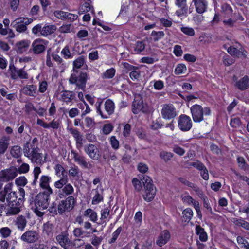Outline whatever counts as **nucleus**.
Returning <instances> with one entry per match:
<instances>
[{
  "label": "nucleus",
  "mask_w": 249,
  "mask_h": 249,
  "mask_svg": "<svg viewBox=\"0 0 249 249\" xmlns=\"http://www.w3.org/2000/svg\"><path fill=\"white\" fill-rule=\"evenodd\" d=\"M23 153L33 163L42 165L46 161L47 154L43 156L38 147V139L34 138L31 142H27L23 146Z\"/></svg>",
  "instance_id": "obj_1"
},
{
  "label": "nucleus",
  "mask_w": 249,
  "mask_h": 249,
  "mask_svg": "<svg viewBox=\"0 0 249 249\" xmlns=\"http://www.w3.org/2000/svg\"><path fill=\"white\" fill-rule=\"evenodd\" d=\"M142 182L137 178H134L132 181L135 189L139 191L142 189V183L144 188V194L143 195L145 200L150 202L153 200L156 194V190L152 180L148 176H145L141 179Z\"/></svg>",
  "instance_id": "obj_2"
},
{
  "label": "nucleus",
  "mask_w": 249,
  "mask_h": 249,
  "mask_svg": "<svg viewBox=\"0 0 249 249\" xmlns=\"http://www.w3.org/2000/svg\"><path fill=\"white\" fill-rule=\"evenodd\" d=\"M50 194L40 192L34 200L35 212L39 217L42 216L44 212L42 211L46 210L49 206V199Z\"/></svg>",
  "instance_id": "obj_3"
},
{
  "label": "nucleus",
  "mask_w": 249,
  "mask_h": 249,
  "mask_svg": "<svg viewBox=\"0 0 249 249\" xmlns=\"http://www.w3.org/2000/svg\"><path fill=\"white\" fill-rule=\"evenodd\" d=\"M190 111L193 121L196 123H199L204 120V115L209 116L211 111L209 107L203 108L200 105L195 104L190 108Z\"/></svg>",
  "instance_id": "obj_4"
},
{
  "label": "nucleus",
  "mask_w": 249,
  "mask_h": 249,
  "mask_svg": "<svg viewBox=\"0 0 249 249\" xmlns=\"http://www.w3.org/2000/svg\"><path fill=\"white\" fill-rule=\"evenodd\" d=\"M20 196L19 199L16 203L8 204V208L6 211V215L11 216L18 214L21 211L20 208L23 203L25 196V192L23 188H19Z\"/></svg>",
  "instance_id": "obj_5"
},
{
  "label": "nucleus",
  "mask_w": 249,
  "mask_h": 249,
  "mask_svg": "<svg viewBox=\"0 0 249 249\" xmlns=\"http://www.w3.org/2000/svg\"><path fill=\"white\" fill-rule=\"evenodd\" d=\"M102 102L96 103L97 112L103 119H107L112 115L115 110V106L113 101L111 99H107L104 103V108L107 114H104L101 108Z\"/></svg>",
  "instance_id": "obj_6"
},
{
  "label": "nucleus",
  "mask_w": 249,
  "mask_h": 249,
  "mask_svg": "<svg viewBox=\"0 0 249 249\" xmlns=\"http://www.w3.org/2000/svg\"><path fill=\"white\" fill-rule=\"evenodd\" d=\"M77 73H73L71 74L69 79L71 84H75L78 89L84 90L86 88L88 75L86 72L81 71L79 75Z\"/></svg>",
  "instance_id": "obj_7"
},
{
  "label": "nucleus",
  "mask_w": 249,
  "mask_h": 249,
  "mask_svg": "<svg viewBox=\"0 0 249 249\" xmlns=\"http://www.w3.org/2000/svg\"><path fill=\"white\" fill-rule=\"evenodd\" d=\"M33 19L28 18H18L12 21L11 26L15 29L19 33L25 32L27 29V25L33 22Z\"/></svg>",
  "instance_id": "obj_8"
},
{
  "label": "nucleus",
  "mask_w": 249,
  "mask_h": 249,
  "mask_svg": "<svg viewBox=\"0 0 249 249\" xmlns=\"http://www.w3.org/2000/svg\"><path fill=\"white\" fill-rule=\"evenodd\" d=\"M17 168L11 167L0 171V182H8L14 179L18 175Z\"/></svg>",
  "instance_id": "obj_9"
},
{
  "label": "nucleus",
  "mask_w": 249,
  "mask_h": 249,
  "mask_svg": "<svg viewBox=\"0 0 249 249\" xmlns=\"http://www.w3.org/2000/svg\"><path fill=\"white\" fill-rule=\"evenodd\" d=\"M75 200L73 196H68L65 200L60 201L57 205V211L59 214L63 213L65 211H70L74 206Z\"/></svg>",
  "instance_id": "obj_10"
},
{
  "label": "nucleus",
  "mask_w": 249,
  "mask_h": 249,
  "mask_svg": "<svg viewBox=\"0 0 249 249\" xmlns=\"http://www.w3.org/2000/svg\"><path fill=\"white\" fill-rule=\"evenodd\" d=\"M9 71L10 76L13 80H17L18 78L27 79L28 78V74L23 68L18 69L16 68L13 63H10Z\"/></svg>",
  "instance_id": "obj_11"
},
{
  "label": "nucleus",
  "mask_w": 249,
  "mask_h": 249,
  "mask_svg": "<svg viewBox=\"0 0 249 249\" xmlns=\"http://www.w3.org/2000/svg\"><path fill=\"white\" fill-rule=\"evenodd\" d=\"M48 43L47 40L37 38L33 42L31 50L34 54H40L45 51Z\"/></svg>",
  "instance_id": "obj_12"
},
{
  "label": "nucleus",
  "mask_w": 249,
  "mask_h": 249,
  "mask_svg": "<svg viewBox=\"0 0 249 249\" xmlns=\"http://www.w3.org/2000/svg\"><path fill=\"white\" fill-rule=\"evenodd\" d=\"M55 240L56 243L64 249H69L72 243L69 238V233L67 230L55 236Z\"/></svg>",
  "instance_id": "obj_13"
},
{
  "label": "nucleus",
  "mask_w": 249,
  "mask_h": 249,
  "mask_svg": "<svg viewBox=\"0 0 249 249\" xmlns=\"http://www.w3.org/2000/svg\"><path fill=\"white\" fill-rule=\"evenodd\" d=\"M178 123L179 129L184 132L189 131L192 127V122L190 117L185 114L179 116Z\"/></svg>",
  "instance_id": "obj_14"
},
{
  "label": "nucleus",
  "mask_w": 249,
  "mask_h": 249,
  "mask_svg": "<svg viewBox=\"0 0 249 249\" xmlns=\"http://www.w3.org/2000/svg\"><path fill=\"white\" fill-rule=\"evenodd\" d=\"M161 114L163 119L170 120L177 116L176 109L172 104H164L162 106Z\"/></svg>",
  "instance_id": "obj_15"
},
{
  "label": "nucleus",
  "mask_w": 249,
  "mask_h": 249,
  "mask_svg": "<svg viewBox=\"0 0 249 249\" xmlns=\"http://www.w3.org/2000/svg\"><path fill=\"white\" fill-rule=\"evenodd\" d=\"M39 238L38 233L34 230L26 231L20 237V239L27 243H33Z\"/></svg>",
  "instance_id": "obj_16"
},
{
  "label": "nucleus",
  "mask_w": 249,
  "mask_h": 249,
  "mask_svg": "<svg viewBox=\"0 0 249 249\" xmlns=\"http://www.w3.org/2000/svg\"><path fill=\"white\" fill-rule=\"evenodd\" d=\"M51 178L50 176L43 175L41 176L39 179V186L40 188L43 190L42 193H45L47 194H52L53 193V190L49 185L51 181Z\"/></svg>",
  "instance_id": "obj_17"
},
{
  "label": "nucleus",
  "mask_w": 249,
  "mask_h": 249,
  "mask_svg": "<svg viewBox=\"0 0 249 249\" xmlns=\"http://www.w3.org/2000/svg\"><path fill=\"white\" fill-rule=\"evenodd\" d=\"M84 150L92 160H97L100 157L99 150L95 145L88 144L85 146Z\"/></svg>",
  "instance_id": "obj_18"
},
{
  "label": "nucleus",
  "mask_w": 249,
  "mask_h": 249,
  "mask_svg": "<svg viewBox=\"0 0 249 249\" xmlns=\"http://www.w3.org/2000/svg\"><path fill=\"white\" fill-rule=\"evenodd\" d=\"M73 155V158L75 162H77L80 166L86 169H89L91 166V164L87 162L86 158L84 156L80 155L75 151H71Z\"/></svg>",
  "instance_id": "obj_19"
},
{
  "label": "nucleus",
  "mask_w": 249,
  "mask_h": 249,
  "mask_svg": "<svg viewBox=\"0 0 249 249\" xmlns=\"http://www.w3.org/2000/svg\"><path fill=\"white\" fill-rule=\"evenodd\" d=\"M56 96L59 100L66 102L67 104L71 102L75 97L74 94L72 91L68 90L58 92L56 94Z\"/></svg>",
  "instance_id": "obj_20"
},
{
  "label": "nucleus",
  "mask_w": 249,
  "mask_h": 249,
  "mask_svg": "<svg viewBox=\"0 0 249 249\" xmlns=\"http://www.w3.org/2000/svg\"><path fill=\"white\" fill-rule=\"evenodd\" d=\"M175 4L179 8L175 12L178 17L187 14L188 11L187 0H175Z\"/></svg>",
  "instance_id": "obj_21"
},
{
  "label": "nucleus",
  "mask_w": 249,
  "mask_h": 249,
  "mask_svg": "<svg viewBox=\"0 0 249 249\" xmlns=\"http://www.w3.org/2000/svg\"><path fill=\"white\" fill-rule=\"evenodd\" d=\"M196 12L202 14L207 11L208 7V2L207 0H192Z\"/></svg>",
  "instance_id": "obj_22"
},
{
  "label": "nucleus",
  "mask_w": 249,
  "mask_h": 249,
  "mask_svg": "<svg viewBox=\"0 0 249 249\" xmlns=\"http://www.w3.org/2000/svg\"><path fill=\"white\" fill-rule=\"evenodd\" d=\"M110 210L108 207H106L101 210V217L100 218V222L97 223L98 225H100L99 231H103L104 228L106 227L107 224V220L108 217L110 215Z\"/></svg>",
  "instance_id": "obj_23"
},
{
  "label": "nucleus",
  "mask_w": 249,
  "mask_h": 249,
  "mask_svg": "<svg viewBox=\"0 0 249 249\" xmlns=\"http://www.w3.org/2000/svg\"><path fill=\"white\" fill-rule=\"evenodd\" d=\"M179 181L183 184L192 188L200 197H202L204 194L202 190L195 184L190 182L186 178L180 177L178 178Z\"/></svg>",
  "instance_id": "obj_24"
},
{
  "label": "nucleus",
  "mask_w": 249,
  "mask_h": 249,
  "mask_svg": "<svg viewBox=\"0 0 249 249\" xmlns=\"http://www.w3.org/2000/svg\"><path fill=\"white\" fill-rule=\"evenodd\" d=\"M73 73H78V69L84 67L87 68V65L86 64L85 57L82 55L78 57L73 61Z\"/></svg>",
  "instance_id": "obj_25"
},
{
  "label": "nucleus",
  "mask_w": 249,
  "mask_h": 249,
  "mask_svg": "<svg viewBox=\"0 0 249 249\" xmlns=\"http://www.w3.org/2000/svg\"><path fill=\"white\" fill-rule=\"evenodd\" d=\"M132 111L135 114H138L140 112H146L143 107V101L142 99H135L132 105Z\"/></svg>",
  "instance_id": "obj_26"
},
{
  "label": "nucleus",
  "mask_w": 249,
  "mask_h": 249,
  "mask_svg": "<svg viewBox=\"0 0 249 249\" xmlns=\"http://www.w3.org/2000/svg\"><path fill=\"white\" fill-rule=\"evenodd\" d=\"M170 238V234L169 231L164 230L159 235L156 243L159 246L162 247L169 240Z\"/></svg>",
  "instance_id": "obj_27"
},
{
  "label": "nucleus",
  "mask_w": 249,
  "mask_h": 249,
  "mask_svg": "<svg viewBox=\"0 0 249 249\" xmlns=\"http://www.w3.org/2000/svg\"><path fill=\"white\" fill-rule=\"evenodd\" d=\"M235 86L241 90H245L249 87V78L245 75L235 83Z\"/></svg>",
  "instance_id": "obj_28"
},
{
  "label": "nucleus",
  "mask_w": 249,
  "mask_h": 249,
  "mask_svg": "<svg viewBox=\"0 0 249 249\" xmlns=\"http://www.w3.org/2000/svg\"><path fill=\"white\" fill-rule=\"evenodd\" d=\"M22 91L26 95L36 97L37 93V87L35 85H26L23 87Z\"/></svg>",
  "instance_id": "obj_29"
},
{
  "label": "nucleus",
  "mask_w": 249,
  "mask_h": 249,
  "mask_svg": "<svg viewBox=\"0 0 249 249\" xmlns=\"http://www.w3.org/2000/svg\"><path fill=\"white\" fill-rule=\"evenodd\" d=\"M15 225L17 228L21 231H23L27 225V220L26 217L23 215H19L16 217L14 221Z\"/></svg>",
  "instance_id": "obj_30"
},
{
  "label": "nucleus",
  "mask_w": 249,
  "mask_h": 249,
  "mask_svg": "<svg viewBox=\"0 0 249 249\" xmlns=\"http://www.w3.org/2000/svg\"><path fill=\"white\" fill-rule=\"evenodd\" d=\"M61 193H59V196L62 198L68 196L72 195L74 192L73 187L70 183H66L62 188Z\"/></svg>",
  "instance_id": "obj_31"
},
{
  "label": "nucleus",
  "mask_w": 249,
  "mask_h": 249,
  "mask_svg": "<svg viewBox=\"0 0 249 249\" xmlns=\"http://www.w3.org/2000/svg\"><path fill=\"white\" fill-rule=\"evenodd\" d=\"M20 196L19 191L18 192L10 191L7 194L6 201L8 204L16 203Z\"/></svg>",
  "instance_id": "obj_32"
},
{
  "label": "nucleus",
  "mask_w": 249,
  "mask_h": 249,
  "mask_svg": "<svg viewBox=\"0 0 249 249\" xmlns=\"http://www.w3.org/2000/svg\"><path fill=\"white\" fill-rule=\"evenodd\" d=\"M227 51L231 55L235 56L238 58H245L246 56V51H240L237 48L232 46L230 47L228 49Z\"/></svg>",
  "instance_id": "obj_33"
},
{
  "label": "nucleus",
  "mask_w": 249,
  "mask_h": 249,
  "mask_svg": "<svg viewBox=\"0 0 249 249\" xmlns=\"http://www.w3.org/2000/svg\"><path fill=\"white\" fill-rule=\"evenodd\" d=\"M67 130L70 132L74 138L76 144L81 146L83 144V137L80 133L76 128H70Z\"/></svg>",
  "instance_id": "obj_34"
},
{
  "label": "nucleus",
  "mask_w": 249,
  "mask_h": 249,
  "mask_svg": "<svg viewBox=\"0 0 249 249\" xmlns=\"http://www.w3.org/2000/svg\"><path fill=\"white\" fill-rule=\"evenodd\" d=\"M196 232L197 235L199 236V240L202 242H205L207 240L208 236L206 232L203 228L199 225L196 226Z\"/></svg>",
  "instance_id": "obj_35"
},
{
  "label": "nucleus",
  "mask_w": 249,
  "mask_h": 249,
  "mask_svg": "<svg viewBox=\"0 0 249 249\" xmlns=\"http://www.w3.org/2000/svg\"><path fill=\"white\" fill-rule=\"evenodd\" d=\"M56 29V27L54 25H46L42 27L41 35L46 36L53 33Z\"/></svg>",
  "instance_id": "obj_36"
},
{
  "label": "nucleus",
  "mask_w": 249,
  "mask_h": 249,
  "mask_svg": "<svg viewBox=\"0 0 249 249\" xmlns=\"http://www.w3.org/2000/svg\"><path fill=\"white\" fill-rule=\"evenodd\" d=\"M221 11L224 15V18H229L231 16L233 10L229 4L224 3L221 6Z\"/></svg>",
  "instance_id": "obj_37"
},
{
  "label": "nucleus",
  "mask_w": 249,
  "mask_h": 249,
  "mask_svg": "<svg viewBox=\"0 0 249 249\" xmlns=\"http://www.w3.org/2000/svg\"><path fill=\"white\" fill-rule=\"evenodd\" d=\"M193 216V212L190 208H187L184 210L182 213V217L183 220L188 222L191 220Z\"/></svg>",
  "instance_id": "obj_38"
},
{
  "label": "nucleus",
  "mask_w": 249,
  "mask_h": 249,
  "mask_svg": "<svg viewBox=\"0 0 249 249\" xmlns=\"http://www.w3.org/2000/svg\"><path fill=\"white\" fill-rule=\"evenodd\" d=\"M84 216L89 217L90 220L93 222H95L97 220V214L96 212L90 208L87 209L84 213Z\"/></svg>",
  "instance_id": "obj_39"
},
{
  "label": "nucleus",
  "mask_w": 249,
  "mask_h": 249,
  "mask_svg": "<svg viewBox=\"0 0 249 249\" xmlns=\"http://www.w3.org/2000/svg\"><path fill=\"white\" fill-rule=\"evenodd\" d=\"M53 231V225L49 222L43 225V232L48 236H52Z\"/></svg>",
  "instance_id": "obj_40"
},
{
  "label": "nucleus",
  "mask_w": 249,
  "mask_h": 249,
  "mask_svg": "<svg viewBox=\"0 0 249 249\" xmlns=\"http://www.w3.org/2000/svg\"><path fill=\"white\" fill-rule=\"evenodd\" d=\"M30 45V42L28 40H22L17 43L18 50L20 53L26 51Z\"/></svg>",
  "instance_id": "obj_41"
},
{
  "label": "nucleus",
  "mask_w": 249,
  "mask_h": 249,
  "mask_svg": "<svg viewBox=\"0 0 249 249\" xmlns=\"http://www.w3.org/2000/svg\"><path fill=\"white\" fill-rule=\"evenodd\" d=\"M10 154L15 158L20 157L22 154L21 147L18 145L13 146L10 149Z\"/></svg>",
  "instance_id": "obj_42"
},
{
  "label": "nucleus",
  "mask_w": 249,
  "mask_h": 249,
  "mask_svg": "<svg viewBox=\"0 0 249 249\" xmlns=\"http://www.w3.org/2000/svg\"><path fill=\"white\" fill-rule=\"evenodd\" d=\"M8 146V140L6 138H4L0 140V155L3 154L6 152Z\"/></svg>",
  "instance_id": "obj_43"
},
{
  "label": "nucleus",
  "mask_w": 249,
  "mask_h": 249,
  "mask_svg": "<svg viewBox=\"0 0 249 249\" xmlns=\"http://www.w3.org/2000/svg\"><path fill=\"white\" fill-rule=\"evenodd\" d=\"M79 169L78 166L75 165L71 166L68 171L69 176L74 178H79Z\"/></svg>",
  "instance_id": "obj_44"
},
{
  "label": "nucleus",
  "mask_w": 249,
  "mask_h": 249,
  "mask_svg": "<svg viewBox=\"0 0 249 249\" xmlns=\"http://www.w3.org/2000/svg\"><path fill=\"white\" fill-rule=\"evenodd\" d=\"M115 72L116 71L114 68L109 69L102 74V78L103 79H111L114 76Z\"/></svg>",
  "instance_id": "obj_45"
},
{
  "label": "nucleus",
  "mask_w": 249,
  "mask_h": 249,
  "mask_svg": "<svg viewBox=\"0 0 249 249\" xmlns=\"http://www.w3.org/2000/svg\"><path fill=\"white\" fill-rule=\"evenodd\" d=\"M41 169L38 166H36L33 170L34 180L32 183L33 186H36L38 182L39 174L41 173Z\"/></svg>",
  "instance_id": "obj_46"
},
{
  "label": "nucleus",
  "mask_w": 249,
  "mask_h": 249,
  "mask_svg": "<svg viewBox=\"0 0 249 249\" xmlns=\"http://www.w3.org/2000/svg\"><path fill=\"white\" fill-rule=\"evenodd\" d=\"M187 71V68L183 64H178L175 69L174 72L177 75L185 73Z\"/></svg>",
  "instance_id": "obj_47"
},
{
  "label": "nucleus",
  "mask_w": 249,
  "mask_h": 249,
  "mask_svg": "<svg viewBox=\"0 0 249 249\" xmlns=\"http://www.w3.org/2000/svg\"><path fill=\"white\" fill-rule=\"evenodd\" d=\"M164 33L163 31H153L151 33V36L153 37V40L155 42L162 38L164 36Z\"/></svg>",
  "instance_id": "obj_48"
},
{
  "label": "nucleus",
  "mask_w": 249,
  "mask_h": 249,
  "mask_svg": "<svg viewBox=\"0 0 249 249\" xmlns=\"http://www.w3.org/2000/svg\"><path fill=\"white\" fill-rule=\"evenodd\" d=\"M103 239V238L102 236L98 237L96 235H93L90 239V242L94 246L98 247L101 244Z\"/></svg>",
  "instance_id": "obj_49"
},
{
  "label": "nucleus",
  "mask_w": 249,
  "mask_h": 249,
  "mask_svg": "<svg viewBox=\"0 0 249 249\" xmlns=\"http://www.w3.org/2000/svg\"><path fill=\"white\" fill-rule=\"evenodd\" d=\"M181 200L184 203L187 204L189 205L192 204L194 206L195 202H198L197 201L194 200L192 197L190 195L182 196Z\"/></svg>",
  "instance_id": "obj_50"
},
{
  "label": "nucleus",
  "mask_w": 249,
  "mask_h": 249,
  "mask_svg": "<svg viewBox=\"0 0 249 249\" xmlns=\"http://www.w3.org/2000/svg\"><path fill=\"white\" fill-rule=\"evenodd\" d=\"M173 155L171 152L166 151H161L160 154V157L165 162L170 160Z\"/></svg>",
  "instance_id": "obj_51"
},
{
  "label": "nucleus",
  "mask_w": 249,
  "mask_h": 249,
  "mask_svg": "<svg viewBox=\"0 0 249 249\" xmlns=\"http://www.w3.org/2000/svg\"><path fill=\"white\" fill-rule=\"evenodd\" d=\"M96 191V194L93 196L92 200V204L93 205L97 204L103 200V196L99 194L97 189L95 190Z\"/></svg>",
  "instance_id": "obj_52"
},
{
  "label": "nucleus",
  "mask_w": 249,
  "mask_h": 249,
  "mask_svg": "<svg viewBox=\"0 0 249 249\" xmlns=\"http://www.w3.org/2000/svg\"><path fill=\"white\" fill-rule=\"evenodd\" d=\"M145 48V44L142 41H137L136 43V46L134 48L135 53H141Z\"/></svg>",
  "instance_id": "obj_53"
},
{
  "label": "nucleus",
  "mask_w": 249,
  "mask_h": 249,
  "mask_svg": "<svg viewBox=\"0 0 249 249\" xmlns=\"http://www.w3.org/2000/svg\"><path fill=\"white\" fill-rule=\"evenodd\" d=\"M122 231V228L121 227H118L117 229L113 232L112 234V237L109 241V243L111 244L115 242Z\"/></svg>",
  "instance_id": "obj_54"
},
{
  "label": "nucleus",
  "mask_w": 249,
  "mask_h": 249,
  "mask_svg": "<svg viewBox=\"0 0 249 249\" xmlns=\"http://www.w3.org/2000/svg\"><path fill=\"white\" fill-rule=\"evenodd\" d=\"M61 54L65 59H70L72 58V55L71 54L70 49L68 46H66L61 52Z\"/></svg>",
  "instance_id": "obj_55"
},
{
  "label": "nucleus",
  "mask_w": 249,
  "mask_h": 249,
  "mask_svg": "<svg viewBox=\"0 0 249 249\" xmlns=\"http://www.w3.org/2000/svg\"><path fill=\"white\" fill-rule=\"evenodd\" d=\"M68 182V178L66 177V178H62L60 180L56 181L54 183V186L58 189H61L63 187L64 185H65Z\"/></svg>",
  "instance_id": "obj_56"
},
{
  "label": "nucleus",
  "mask_w": 249,
  "mask_h": 249,
  "mask_svg": "<svg viewBox=\"0 0 249 249\" xmlns=\"http://www.w3.org/2000/svg\"><path fill=\"white\" fill-rule=\"evenodd\" d=\"M11 232V230L7 227H3L0 229V233L1 236L4 238L9 237L10 235Z\"/></svg>",
  "instance_id": "obj_57"
},
{
  "label": "nucleus",
  "mask_w": 249,
  "mask_h": 249,
  "mask_svg": "<svg viewBox=\"0 0 249 249\" xmlns=\"http://www.w3.org/2000/svg\"><path fill=\"white\" fill-rule=\"evenodd\" d=\"M182 32L187 36H193L195 35V31L191 28L189 27H182L180 28Z\"/></svg>",
  "instance_id": "obj_58"
},
{
  "label": "nucleus",
  "mask_w": 249,
  "mask_h": 249,
  "mask_svg": "<svg viewBox=\"0 0 249 249\" xmlns=\"http://www.w3.org/2000/svg\"><path fill=\"white\" fill-rule=\"evenodd\" d=\"M15 183L18 186H24L27 183V180L25 177H19L16 179Z\"/></svg>",
  "instance_id": "obj_59"
},
{
  "label": "nucleus",
  "mask_w": 249,
  "mask_h": 249,
  "mask_svg": "<svg viewBox=\"0 0 249 249\" xmlns=\"http://www.w3.org/2000/svg\"><path fill=\"white\" fill-rule=\"evenodd\" d=\"M230 125L234 128L239 127L241 125L240 119L238 117L232 118L231 119Z\"/></svg>",
  "instance_id": "obj_60"
},
{
  "label": "nucleus",
  "mask_w": 249,
  "mask_h": 249,
  "mask_svg": "<svg viewBox=\"0 0 249 249\" xmlns=\"http://www.w3.org/2000/svg\"><path fill=\"white\" fill-rule=\"evenodd\" d=\"M190 165L196 168L200 171L203 169H205L206 167L203 163L198 160H197L194 162L191 163Z\"/></svg>",
  "instance_id": "obj_61"
},
{
  "label": "nucleus",
  "mask_w": 249,
  "mask_h": 249,
  "mask_svg": "<svg viewBox=\"0 0 249 249\" xmlns=\"http://www.w3.org/2000/svg\"><path fill=\"white\" fill-rule=\"evenodd\" d=\"M54 169L55 174L58 176H60L61 175L63 176L64 173L65 172L64 168L59 164H57L55 165Z\"/></svg>",
  "instance_id": "obj_62"
},
{
  "label": "nucleus",
  "mask_w": 249,
  "mask_h": 249,
  "mask_svg": "<svg viewBox=\"0 0 249 249\" xmlns=\"http://www.w3.org/2000/svg\"><path fill=\"white\" fill-rule=\"evenodd\" d=\"M223 23L224 26L231 28L234 26L235 23H236V20H234L232 19L231 18H230L228 19H225L223 20Z\"/></svg>",
  "instance_id": "obj_63"
},
{
  "label": "nucleus",
  "mask_w": 249,
  "mask_h": 249,
  "mask_svg": "<svg viewBox=\"0 0 249 249\" xmlns=\"http://www.w3.org/2000/svg\"><path fill=\"white\" fill-rule=\"evenodd\" d=\"M237 162L238 165L241 169L246 170L248 168V165L246 163L245 160L243 157H238L237 158Z\"/></svg>",
  "instance_id": "obj_64"
}]
</instances>
